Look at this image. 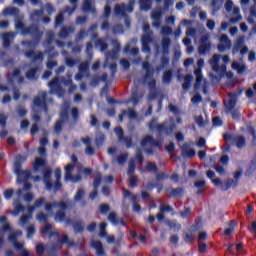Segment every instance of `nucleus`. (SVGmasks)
I'll return each mask as SVG.
<instances>
[{"label": "nucleus", "instance_id": "obj_19", "mask_svg": "<svg viewBox=\"0 0 256 256\" xmlns=\"http://www.w3.org/2000/svg\"><path fill=\"white\" fill-rule=\"evenodd\" d=\"M45 199L40 198L38 200H36L35 202V206H29L27 208V211L29 214H25L20 218V225H26L27 221H29V219H31V213H33V211H35V207H41L44 203Z\"/></svg>", "mask_w": 256, "mask_h": 256}, {"label": "nucleus", "instance_id": "obj_20", "mask_svg": "<svg viewBox=\"0 0 256 256\" xmlns=\"http://www.w3.org/2000/svg\"><path fill=\"white\" fill-rule=\"evenodd\" d=\"M70 3L72 5V9L66 8V10L64 12L60 13L56 17V22H55L56 27H59V25H61V23H63V15H65V13H68V15H72L73 11H75V9H77V0H70Z\"/></svg>", "mask_w": 256, "mask_h": 256}, {"label": "nucleus", "instance_id": "obj_30", "mask_svg": "<svg viewBox=\"0 0 256 256\" xmlns=\"http://www.w3.org/2000/svg\"><path fill=\"white\" fill-rule=\"evenodd\" d=\"M152 25L155 29H159L161 25V9H156L152 11Z\"/></svg>", "mask_w": 256, "mask_h": 256}, {"label": "nucleus", "instance_id": "obj_5", "mask_svg": "<svg viewBox=\"0 0 256 256\" xmlns=\"http://www.w3.org/2000/svg\"><path fill=\"white\" fill-rule=\"evenodd\" d=\"M204 65L205 61L203 59L198 60L197 69L194 70V75L196 77L194 91H196V93L202 91L204 95H207V93H209L207 90V80H205V77H203V73L201 72V69H203Z\"/></svg>", "mask_w": 256, "mask_h": 256}, {"label": "nucleus", "instance_id": "obj_14", "mask_svg": "<svg viewBox=\"0 0 256 256\" xmlns=\"http://www.w3.org/2000/svg\"><path fill=\"white\" fill-rule=\"evenodd\" d=\"M23 46L25 49H29V51L25 52V56L33 61V63L37 62L41 63L43 61V53L41 52H34L33 49H35V46L31 42L23 43Z\"/></svg>", "mask_w": 256, "mask_h": 256}, {"label": "nucleus", "instance_id": "obj_35", "mask_svg": "<svg viewBox=\"0 0 256 256\" xmlns=\"http://www.w3.org/2000/svg\"><path fill=\"white\" fill-rule=\"evenodd\" d=\"M83 11L86 13H95V0H84Z\"/></svg>", "mask_w": 256, "mask_h": 256}, {"label": "nucleus", "instance_id": "obj_51", "mask_svg": "<svg viewBox=\"0 0 256 256\" xmlns=\"http://www.w3.org/2000/svg\"><path fill=\"white\" fill-rule=\"evenodd\" d=\"M144 71H146L145 81L151 77V70L149 69L150 65L148 62H144L142 65Z\"/></svg>", "mask_w": 256, "mask_h": 256}, {"label": "nucleus", "instance_id": "obj_47", "mask_svg": "<svg viewBox=\"0 0 256 256\" xmlns=\"http://www.w3.org/2000/svg\"><path fill=\"white\" fill-rule=\"evenodd\" d=\"M194 187L197 189V193L199 194L203 193V189L205 187V180H197L194 183Z\"/></svg>", "mask_w": 256, "mask_h": 256}, {"label": "nucleus", "instance_id": "obj_25", "mask_svg": "<svg viewBox=\"0 0 256 256\" xmlns=\"http://www.w3.org/2000/svg\"><path fill=\"white\" fill-rule=\"evenodd\" d=\"M157 145H159V142L153 140L151 136H146L141 142L142 149L147 152H149L151 147H157Z\"/></svg>", "mask_w": 256, "mask_h": 256}, {"label": "nucleus", "instance_id": "obj_53", "mask_svg": "<svg viewBox=\"0 0 256 256\" xmlns=\"http://www.w3.org/2000/svg\"><path fill=\"white\" fill-rule=\"evenodd\" d=\"M106 227H107V223L103 222L100 224L99 237H107V232L105 231Z\"/></svg>", "mask_w": 256, "mask_h": 256}, {"label": "nucleus", "instance_id": "obj_55", "mask_svg": "<svg viewBox=\"0 0 256 256\" xmlns=\"http://www.w3.org/2000/svg\"><path fill=\"white\" fill-rule=\"evenodd\" d=\"M37 74V68H35V69H30L27 73H26V77H27V79H30V80H32V79H35V75Z\"/></svg>", "mask_w": 256, "mask_h": 256}, {"label": "nucleus", "instance_id": "obj_16", "mask_svg": "<svg viewBox=\"0 0 256 256\" xmlns=\"http://www.w3.org/2000/svg\"><path fill=\"white\" fill-rule=\"evenodd\" d=\"M51 99L47 98V92H41L35 99H34V107L35 109H43L44 111H47L46 103L50 102Z\"/></svg>", "mask_w": 256, "mask_h": 256}, {"label": "nucleus", "instance_id": "obj_54", "mask_svg": "<svg viewBox=\"0 0 256 256\" xmlns=\"http://www.w3.org/2000/svg\"><path fill=\"white\" fill-rule=\"evenodd\" d=\"M195 121L199 127H205L207 125V120H204L203 116H197Z\"/></svg>", "mask_w": 256, "mask_h": 256}, {"label": "nucleus", "instance_id": "obj_64", "mask_svg": "<svg viewBox=\"0 0 256 256\" xmlns=\"http://www.w3.org/2000/svg\"><path fill=\"white\" fill-rule=\"evenodd\" d=\"M3 195L5 199H11L13 197V190L11 189L5 190Z\"/></svg>", "mask_w": 256, "mask_h": 256}, {"label": "nucleus", "instance_id": "obj_59", "mask_svg": "<svg viewBox=\"0 0 256 256\" xmlns=\"http://www.w3.org/2000/svg\"><path fill=\"white\" fill-rule=\"evenodd\" d=\"M169 227H171L174 231H179L181 229V224L177 223V221H170L168 223Z\"/></svg>", "mask_w": 256, "mask_h": 256}, {"label": "nucleus", "instance_id": "obj_40", "mask_svg": "<svg viewBox=\"0 0 256 256\" xmlns=\"http://www.w3.org/2000/svg\"><path fill=\"white\" fill-rule=\"evenodd\" d=\"M15 39V33L9 32L2 35L3 47H9L11 41Z\"/></svg>", "mask_w": 256, "mask_h": 256}, {"label": "nucleus", "instance_id": "obj_28", "mask_svg": "<svg viewBox=\"0 0 256 256\" xmlns=\"http://www.w3.org/2000/svg\"><path fill=\"white\" fill-rule=\"evenodd\" d=\"M17 175V182L23 183V181H27L29 177H31V172L29 170H23L21 168L18 169V172H14Z\"/></svg>", "mask_w": 256, "mask_h": 256}, {"label": "nucleus", "instance_id": "obj_57", "mask_svg": "<svg viewBox=\"0 0 256 256\" xmlns=\"http://www.w3.org/2000/svg\"><path fill=\"white\" fill-rule=\"evenodd\" d=\"M33 235H35V226L30 225V226L27 227V237H28V239H31L33 237Z\"/></svg>", "mask_w": 256, "mask_h": 256}, {"label": "nucleus", "instance_id": "obj_7", "mask_svg": "<svg viewBox=\"0 0 256 256\" xmlns=\"http://www.w3.org/2000/svg\"><path fill=\"white\" fill-rule=\"evenodd\" d=\"M55 177L56 182L53 184V182H51V170L47 169L44 171V183L48 191H57L61 188V182H59L61 179V169L55 170Z\"/></svg>", "mask_w": 256, "mask_h": 256}, {"label": "nucleus", "instance_id": "obj_42", "mask_svg": "<svg viewBox=\"0 0 256 256\" xmlns=\"http://www.w3.org/2000/svg\"><path fill=\"white\" fill-rule=\"evenodd\" d=\"M182 155L184 157H195V150L189 147L188 144H184L182 146Z\"/></svg>", "mask_w": 256, "mask_h": 256}, {"label": "nucleus", "instance_id": "obj_12", "mask_svg": "<svg viewBox=\"0 0 256 256\" xmlns=\"http://www.w3.org/2000/svg\"><path fill=\"white\" fill-rule=\"evenodd\" d=\"M201 35H203V32L188 28V30L186 31L187 38L183 40L184 45L187 47V53L191 54L193 52V47L191 46V39H189V37H192L195 41H197V39H199Z\"/></svg>", "mask_w": 256, "mask_h": 256}, {"label": "nucleus", "instance_id": "obj_23", "mask_svg": "<svg viewBox=\"0 0 256 256\" xmlns=\"http://www.w3.org/2000/svg\"><path fill=\"white\" fill-rule=\"evenodd\" d=\"M169 45H171V39L165 36L160 46H156V53H163V55H167L169 53Z\"/></svg>", "mask_w": 256, "mask_h": 256}, {"label": "nucleus", "instance_id": "obj_38", "mask_svg": "<svg viewBox=\"0 0 256 256\" xmlns=\"http://www.w3.org/2000/svg\"><path fill=\"white\" fill-rule=\"evenodd\" d=\"M83 195H85V190H83V188H80L77 191L76 195L74 196V201L76 203H79L80 207H84V205H85V201L83 199Z\"/></svg>", "mask_w": 256, "mask_h": 256}, {"label": "nucleus", "instance_id": "obj_13", "mask_svg": "<svg viewBox=\"0 0 256 256\" xmlns=\"http://www.w3.org/2000/svg\"><path fill=\"white\" fill-rule=\"evenodd\" d=\"M143 31L144 35L142 36V51L144 53H150L151 48H149V44L153 43V39L151 38L153 32H151L149 24L143 25Z\"/></svg>", "mask_w": 256, "mask_h": 256}, {"label": "nucleus", "instance_id": "obj_3", "mask_svg": "<svg viewBox=\"0 0 256 256\" xmlns=\"http://www.w3.org/2000/svg\"><path fill=\"white\" fill-rule=\"evenodd\" d=\"M3 14L5 15V17H9L11 15H14V17H16L15 19L16 29L20 31L22 35H29V34L35 35L37 33V28L25 27V24H23V22L21 21V16H19V10L17 8H13V7L6 8L3 11Z\"/></svg>", "mask_w": 256, "mask_h": 256}, {"label": "nucleus", "instance_id": "obj_27", "mask_svg": "<svg viewBox=\"0 0 256 256\" xmlns=\"http://www.w3.org/2000/svg\"><path fill=\"white\" fill-rule=\"evenodd\" d=\"M67 107H69V104H66L64 106V109L62 110V112L60 114V120L55 125L56 133H59V131H61V127L63 125V121H67V119H69V116L67 115Z\"/></svg>", "mask_w": 256, "mask_h": 256}, {"label": "nucleus", "instance_id": "obj_29", "mask_svg": "<svg viewBox=\"0 0 256 256\" xmlns=\"http://www.w3.org/2000/svg\"><path fill=\"white\" fill-rule=\"evenodd\" d=\"M101 183H113V176H108L105 178H101V175L98 173L94 178V189H97L101 185Z\"/></svg>", "mask_w": 256, "mask_h": 256}, {"label": "nucleus", "instance_id": "obj_48", "mask_svg": "<svg viewBox=\"0 0 256 256\" xmlns=\"http://www.w3.org/2000/svg\"><path fill=\"white\" fill-rule=\"evenodd\" d=\"M73 31H75V28L73 27H69L67 28H63L59 34V37H61V39H65V37H67V35H69V33H73Z\"/></svg>", "mask_w": 256, "mask_h": 256}, {"label": "nucleus", "instance_id": "obj_46", "mask_svg": "<svg viewBox=\"0 0 256 256\" xmlns=\"http://www.w3.org/2000/svg\"><path fill=\"white\" fill-rule=\"evenodd\" d=\"M141 11H149L151 9V0H140Z\"/></svg>", "mask_w": 256, "mask_h": 256}, {"label": "nucleus", "instance_id": "obj_10", "mask_svg": "<svg viewBox=\"0 0 256 256\" xmlns=\"http://www.w3.org/2000/svg\"><path fill=\"white\" fill-rule=\"evenodd\" d=\"M112 45L114 49L112 50V52H109L106 55V62L104 64V67H109L112 71H115V69H117V65L113 64L112 61H116V59H118L121 46L117 41H113Z\"/></svg>", "mask_w": 256, "mask_h": 256}, {"label": "nucleus", "instance_id": "obj_52", "mask_svg": "<svg viewBox=\"0 0 256 256\" xmlns=\"http://www.w3.org/2000/svg\"><path fill=\"white\" fill-rule=\"evenodd\" d=\"M124 53H131L132 55H137V53H139V49L138 48H131V46L127 45L124 49Z\"/></svg>", "mask_w": 256, "mask_h": 256}, {"label": "nucleus", "instance_id": "obj_37", "mask_svg": "<svg viewBox=\"0 0 256 256\" xmlns=\"http://www.w3.org/2000/svg\"><path fill=\"white\" fill-rule=\"evenodd\" d=\"M82 142L86 145L85 154L86 155H95V148L91 147L90 138H82Z\"/></svg>", "mask_w": 256, "mask_h": 256}, {"label": "nucleus", "instance_id": "obj_2", "mask_svg": "<svg viewBox=\"0 0 256 256\" xmlns=\"http://www.w3.org/2000/svg\"><path fill=\"white\" fill-rule=\"evenodd\" d=\"M231 61L229 55L221 56L219 54H215L212 59L210 60V65L212 67V71L216 73L215 76L211 74L213 77V81H219V77H223L226 75L228 79H233V72H226L227 71V63Z\"/></svg>", "mask_w": 256, "mask_h": 256}, {"label": "nucleus", "instance_id": "obj_8", "mask_svg": "<svg viewBox=\"0 0 256 256\" xmlns=\"http://www.w3.org/2000/svg\"><path fill=\"white\" fill-rule=\"evenodd\" d=\"M135 6V0H130L129 5L121 4L115 6V15L116 17H122L125 21L126 27L131 25V21L127 17V13H133V7Z\"/></svg>", "mask_w": 256, "mask_h": 256}, {"label": "nucleus", "instance_id": "obj_49", "mask_svg": "<svg viewBox=\"0 0 256 256\" xmlns=\"http://www.w3.org/2000/svg\"><path fill=\"white\" fill-rule=\"evenodd\" d=\"M130 102L133 103V105H137V103H139V97L137 96V87L132 88V97L130 99Z\"/></svg>", "mask_w": 256, "mask_h": 256}, {"label": "nucleus", "instance_id": "obj_50", "mask_svg": "<svg viewBox=\"0 0 256 256\" xmlns=\"http://www.w3.org/2000/svg\"><path fill=\"white\" fill-rule=\"evenodd\" d=\"M160 33L164 37H168V35H171V33H173V30H171V27L169 26H163L160 30Z\"/></svg>", "mask_w": 256, "mask_h": 256}, {"label": "nucleus", "instance_id": "obj_56", "mask_svg": "<svg viewBox=\"0 0 256 256\" xmlns=\"http://www.w3.org/2000/svg\"><path fill=\"white\" fill-rule=\"evenodd\" d=\"M96 47H100V51H105V49H107V44L104 39H100L97 41Z\"/></svg>", "mask_w": 256, "mask_h": 256}, {"label": "nucleus", "instance_id": "obj_60", "mask_svg": "<svg viewBox=\"0 0 256 256\" xmlns=\"http://www.w3.org/2000/svg\"><path fill=\"white\" fill-rule=\"evenodd\" d=\"M103 141H105V135H103L102 133H99L97 138H96V145L98 147L103 145Z\"/></svg>", "mask_w": 256, "mask_h": 256}, {"label": "nucleus", "instance_id": "obj_4", "mask_svg": "<svg viewBox=\"0 0 256 256\" xmlns=\"http://www.w3.org/2000/svg\"><path fill=\"white\" fill-rule=\"evenodd\" d=\"M61 85H64L65 87H69V92L73 93V91L77 90V86L73 85V81L71 80V75L68 76L66 80L59 81V78H55L49 83L50 87V93H54L55 95H58V97H61L63 93H65V90H63V87Z\"/></svg>", "mask_w": 256, "mask_h": 256}, {"label": "nucleus", "instance_id": "obj_43", "mask_svg": "<svg viewBox=\"0 0 256 256\" xmlns=\"http://www.w3.org/2000/svg\"><path fill=\"white\" fill-rule=\"evenodd\" d=\"M191 81H193V75L188 74L184 77L182 83V89H184V91H189L191 88Z\"/></svg>", "mask_w": 256, "mask_h": 256}, {"label": "nucleus", "instance_id": "obj_24", "mask_svg": "<svg viewBox=\"0 0 256 256\" xmlns=\"http://www.w3.org/2000/svg\"><path fill=\"white\" fill-rule=\"evenodd\" d=\"M73 169H75V165L68 164L65 167L66 175H65V181H71L72 183H77V181H81V176H72L71 173L73 172Z\"/></svg>", "mask_w": 256, "mask_h": 256}, {"label": "nucleus", "instance_id": "obj_61", "mask_svg": "<svg viewBox=\"0 0 256 256\" xmlns=\"http://www.w3.org/2000/svg\"><path fill=\"white\" fill-rule=\"evenodd\" d=\"M115 133H116L119 141H124V139H123V129H121V127L115 128Z\"/></svg>", "mask_w": 256, "mask_h": 256}, {"label": "nucleus", "instance_id": "obj_18", "mask_svg": "<svg viewBox=\"0 0 256 256\" xmlns=\"http://www.w3.org/2000/svg\"><path fill=\"white\" fill-rule=\"evenodd\" d=\"M244 43H245V37H240L237 39V41L235 42L232 48L233 55H236V53H239V51L241 55H246V53L249 52V48L247 46H244Z\"/></svg>", "mask_w": 256, "mask_h": 256}, {"label": "nucleus", "instance_id": "obj_62", "mask_svg": "<svg viewBox=\"0 0 256 256\" xmlns=\"http://www.w3.org/2000/svg\"><path fill=\"white\" fill-rule=\"evenodd\" d=\"M163 81H164V83L171 82V71L164 72Z\"/></svg>", "mask_w": 256, "mask_h": 256}, {"label": "nucleus", "instance_id": "obj_41", "mask_svg": "<svg viewBox=\"0 0 256 256\" xmlns=\"http://www.w3.org/2000/svg\"><path fill=\"white\" fill-rule=\"evenodd\" d=\"M42 167H45V157H37L33 163V169L40 171Z\"/></svg>", "mask_w": 256, "mask_h": 256}, {"label": "nucleus", "instance_id": "obj_45", "mask_svg": "<svg viewBox=\"0 0 256 256\" xmlns=\"http://www.w3.org/2000/svg\"><path fill=\"white\" fill-rule=\"evenodd\" d=\"M127 161V154H120L117 158L112 159V163H117L118 165H125Z\"/></svg>", "mask_w": 256, "mask_h": 256}, {"label": "nucleus", "instance_id": "obj_6", "mask_svg": "<svg viewBox=\"0 0 256 256\" xmlns=\"http://www.w3.org/2000/svg\"><path fill=\"white\" fill-rule=\"evenodd\" d=\"M65 209H67V204L65 202H54V203H46L45 211L49 216L55 215V221H64L65 220Z\"/></svg>", "mask_w": 256, "mask_h": 256}, {"label": "nucleus", "instance_id": "obj_33", "mask_svg": "<svg viewBox=\"0 0 256 256\" xmlns=\"http://www.w3.org/2000/svg\"><path fill=\"white\" fill-rule=\"evenodd\" d=\"M87 69H89V63L80 64L79 73L75 76L76 81H81L87 75Z\"/></svg>", "mask_w": 256, "mask_h": 256}, {"label": "nucleus", "instance_id": "obj_58", "mask_svg": "<svg viewBox=\"0 0 256 256\" xmlns=\"http://www.w3.org/2000/svg\"><path fill=\"white\" fill-rule=\"evenodd\" d=\"M256 95V83L254 84L253 88H250L246 91V97L251 98Z\"/></svg>", "mask_w": 256, "mask_h": 256}, {"label": "nucleus", "instance_id": "obj_39", "mask_svg": "<svg viewBox=\"0 0 256 256\" xmlns=\"http://www.w3.org/2000/svg\"><path fill=\"white\" fill-rule=\"evenodd\" d=\"M27 161V156H17L16 160L14 162V173H18L19 169H21L22 163H25Z\"/></svg>", "mask_w": 256, "mask_h": 256}, {"label": "nucleus", "instance_id": "obj_31", "mask_svg": "<svg viewBox=\"0 0 256 256\" xmlns=\"http://www.w3.org/2000/svg\"><path fill=\"white\" fill-rule=\"evenodd\" d=\"M0 235L2 234V233H6L7 231L9 232V233H11V231H13V228L11 227V225L10 224H8V222H7V217H5V216H1L0 217Z\"/></svg>", "mask_w": 256, "mask_h": 256}, {"label": "nucleus", "instance_id": "obj_9", "mask_svg": "<svg viewBox=\"0 0 256 256\" xmlns=\"http://www.w3.org/2000/svg\"><path fill=\"white\" fill-rule=\"evenodd\" d=\"M224 8L230 18V23H239L243 19L239 7L235 6L232 0H227Z\"/></svg>", "mask_w": 256, "mask_h": 256}, {"label": "nucleus", "instance_id": "obj_36", "mask_svg": "<svg viewBox=\"0 0 256 256\" xmlns=\"http://www.w3.org/2000/svg\"><path fill=\"white\" fill-rule=\"evenodd\" d=\"M92 247L96 251L97 256H105V250L103 249V244L101 241H92Z\"/></svg>", "mask_w": 256, "mask_h": 256}, {"label": "nucleus", "instance_id": "obj_15", "mask_svg": "<svg viewBox=\"0 0 256 256\" xmlns=\"http://www.w3.org/2000/svg\"><path fill=\"white\" fill-rule=\"evenodd\" d=\"M235 103H237V94H229V100L224 102L226 112L230 113L234 119H239V110L235 109Z\"/></svg>", "mask_w": 256, "mask_h": 256}, {"label": "nucleus", "instance_id": "obj_34", "mask_svg": "<svg viewBox=\"0 0 256 256\" xmlns=\"http://www.w3.org/2000/svg\"><path fill=\"white\" fill-rule=\"evenodd\" d=\"M127 115L128 119L130 121H137V112L131 108L128 109V111H124L122 114L119 116V121H123V117Z\"/></svg>", "mask_w": 256, "mask_h": 256}, {"label": "nucleus", "instance_id": "obj_44", "mask_svg": "<svg viewBox=\"0 0 256 256\" xmlns=\"http://www.w3.org/2000/svg\"><path fill=\"white\" fill-rule=\"evenodd\" d=\"M235 227H237V222L235 221H231V223H229L224 231V235H232V233L235 231Z\"/></svg>", "mask_w": 256, "mask_h": 256}, {"label": "nucleus", "instance_id": "obj_22", "mask_svg": "<svg viewBox=\"0 0 256 256\" xmlns=\"http://www.w3.org/2000/svg\"><path fill=\"white\" fill-rule=\"evenodd\" d=\"M229 49H231V40H229L227 35L223 34L219 39L218 51H220V53H224V51Z\"/></svg>", "mask_w": 256, "mask_h": 256}, {"label": "nucleus", "instance_id": "obj_32", "mask_svg": "<svg viewBox=\"0 0 256 256\" xmlns=\"http://www.w3.org/2000/svg\"><path fill=\"white\" fill-rule=\"evenodd\" d=\"M232 69L234 71H237L238 75H243L245 71H247V66L240 60V61H234L232 63Z\"/></svg>", "mask_w": 256, "mask_h": 256}, {"label": "nucleus", "instance_id": "obj_11", "mask_svg": "<svg viewBox=\"0 0 256 256\" xmlns=\"http://www.w3.org/2000/svg\"><path fill=\"white\" fill-rule=\"evenodd\" d=\"M148 127L151 131H154V129H156L160 133H166L167 135H169V134L173 133V129H175V124L165 122L164 124L159 125V124H157V121L155 119H153L149 123Z\"/></svg>", "mask_w": 256, "mask_h": 256}, {"label": "nucleus", "instance_id": "obj_1", "mask_svg": "<svg viewBox=\"0 0 256 256\" xmlns=\"http://www.w3.org/2000/svg\"><path fill=\"white\" fill-rule=\"evenodd\" d=\"M20 73L21 71L19 69H15L9 85H0V97H3V105H6V103H9L11 101V95H13V99H15V101L19 99V89H17V87L13 85L23 83V77H21Z\"/></svg>", "mask_w": 256, "mask_h": 256}, {"label": "nucleus", "instance_id": "obj_26", "mask_svg": "<svg viewBox=\"0 0 256 256\" xmlns=\"http://www.w3.org/2000/svg\"><path fill=\"white\" fill-rule=\"evenodd\" d=\"M224 137L225 139H229L230 136L229 134H225ZM230 140L232 141V143H234V145H236V147H238V149L245 147V137L241 135L231 136Z\"/></svg>", "mask_w": 256, "mask_h": 256}, {"label": "nucleus", "instance_id": "obj_21", "mask_svg": "<svg viewBox=\"0 0 256 256\" xmlns=\"http://www.w3.org/2000/svg\"><path fill=\"white\" fill-rule=\"evenodd\" d=\"M211 49V43L209 42V36L203 35L201 36L200 44H199V54L204 55Z\"/></svg>", "mask_w": 256, "mask_h": 256}, {"label": "nucleus", "instance_id": "obj_17", "mask_svg": "<svg viewBox=\"0 0 256 256\" xmlns=\"http://www.w3.org/2000/svg\"><path fill=\"white\" fill-rule=\"evenodd\" d=\"M21 195H23V190H18L16 192V197L17 198H14V201H13V207H14V210L12 211V215L14 217H17V215H19V213H23V211H25V207L21 204Z\"/></svg>", "mask_w": 256, "mask_h": 256}, {"label": "nucleus", "instance_id": "obj_63", "mask_svg": "<svg viewBox=\"0 0 256 256\" xmlns=\"http://www.w3.org/2000/svg\"><path fill=\"white\" fill-rule=\"evenodd\" d=\"M201 101H203V99L201 98V95L196 94L194 95V97L191 99V102L196 105V103H201Z\"/></svg>", "mask_w": 256, "mask_h": 256}]
</instances>
